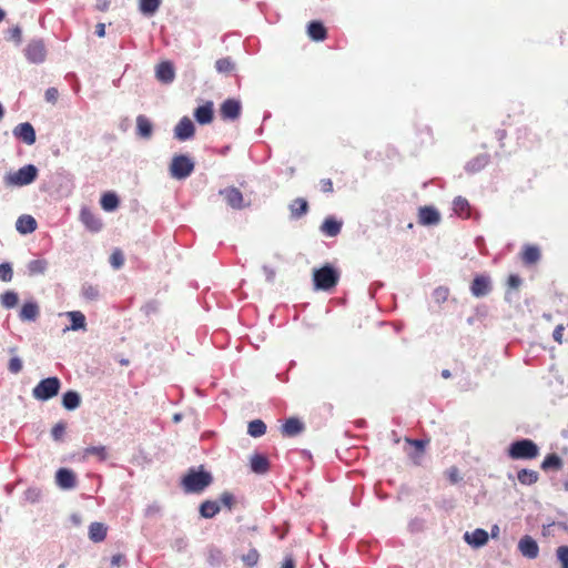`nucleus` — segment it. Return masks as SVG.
I'll return each instance as SVG.
<instances>
[{
  "instance_id": "nucleus-50",
  "label": "nucleus",
  "mask_w": 568,
  "mask_h": 568,
  "mask_svg": "<svg viewBox=\"0 0 568 568\" xmlns=\"http://www.w3.org/2000/svg\"><path fill=\"white\" fill-rule=\"evenodd\" d=\"M257 560H258V552L255 549L251 550L247 555H245L243 557V561L248 566L256 565Z\"/></svg>"
},
{
  "instance_id": "nucleus-44",
  "label": "nucleus",
  "mask_w": 568,
  "mask_h": 568,
  "mask_svg": "<svg viewBox=\"0 0 568 568\" xmlns=\"http://www.w3.org/2000/svg\"><path fill=\"white\" fill-rule=\"evenodd\" d=\"M8 40L13 41L17 45L21 43L22 30L19 26H16L8 31Z\"/></svg>"
},
{
  "instance_id": "nucleus-8",
  "label": "nucleus",
  "mask_w": 568,
  "mask_h": 568,
  "mask_svg": "<svg viewBox=\"0 0 568 568\" xmlns=\"http://www.w3.org/2000/svg\"><path fill=\"white\" fill-rule=\"evenodd\" d=\"M80 221L88 231L97 233L103 227L101 219L88 207H82L80 211Z\"/></svg>"
},
{
  "instance_id": "nucleus-5",
  "label": "nucleus",
  "mask_w": 568,
  "mask_h": 568,
  "mask_svg": "<svg viewBox=\"0 0 568 568\" xmlns=\"http://www.w3.org/2000/svg\"><path fill=\"white\" fill-rule=\"evenodd\" d=\"M212 477L204 471H190L183 478V486L187 493H199L211 484Z\"/></svg>"
},
{
  "instance_id": "nucleus-4",
  "label": "nucleus",
  "mask_w": 568,
  "mask_h": 568,
  "mask_svg": "<svg viewBox=\"0 0 568 568\" xmlns=\"http://www.w3.org/2000/svg\"><path fill=\"white\" fill-rule=\"evenodd\" d=\"M61 383L58 377H48L42 379L33 389L32 395L36 399L48 400L58 395Z\"/></svg>"
},
{
  "instance_id": "nucleus-64",
  "label": "nucleus",
  "mask_w": 568,
  "mask_h": 568,
  "mask_svg": "<svg viewBox=\"0 0 568 568\" xmlns=\"http://www.w3.org/2000/svg\"><path fill=\"white\" fill-rule=\"evenodd\" d=\"M181 419H182V415L181 414H174L173 415V422L174 423H179V422H181Z\"/></svg>"
},
{
  "instance_id": "nucleus-51",
  "label": "nucleus",
  "mask_w": 568,
  "mask_h": 568,
  "mask_svg": "<svg viewBox=\"0 0 568 568\" xmlns=\"http://www.w3.org/2000/svg\"><path fill=\"white\" fill-rule=\"evenodd\" d=\"M468 206L467 200L463 197H456L454 201V209L457 213L462 214Z\"/></svg>"
},
{
  "instance_id": "nucleus-39",
  "label": "nucleus",
  "mask_w": 568,
  "mask_h": 568,
  "mask_svg": "<svg viewBox=\"0 0 568 568\" xmlns=\"http://www.w3.org/2000/svg\"><path fill=\"white\" fill-rule=\"evenodd\" d=\"M82 295L84 298H87L89 301H95L99 298L100 292L97 286L91 285V284H85L82 287Z\"/></svg>"
},
{
  "instance_id": "nucleus-59",
  "label": "nucleus",
  "mask_w": 568,
  "mask_h": 568,
  "mask_svg": "<svg viewBox=\"0 0 568 568\" xmlns=\"http://www.w3.org/2000/svg\"><path fill=\"white\" fill-rule=\"evenodd\" d=\"M409 443L416 447V449H417V452L419 454H423L424 447H425L423 442H420V440H409Z\"/></svg>"
},
{
  "instance_id": "nucleus-13",
  "label": "nucleus",
  "mask_w": 568,
  "mask_h": 568,
  "mask_svg": "<svg viewBox=\"0 0 568 568\" xmlns=\"http://www.w3.org/2000/svg\"><path fill=\"white\" fill-rule=\"evenodd\" d=\"M195 126L193 122L184 116L174 129V136L180 141H185L193 136Z\"/></svg>"
},
{
  "instance_id": "nucleus-3",
  "label": "nucleus",
  "mask_w": 568,
  "mask_h": 568,
  "mask_svg": "<svg viewBox=\"0 0 568 568\" xmlns=\"http://www.w3.org/2000/svg\"><path fill=\"white\" fill-rule=\"evenodd\" d=\"M538 453V446L530 439L517 440L509 447V456L514 459H532Z\"/></svg>"
},
{
  "instance_id": "nucleus-56",
  "label": "nucleus",
  "mask_w": 568,
  "mask_h": 568,
  "mask_svg": "<svg viewBox=\"0 0 568 568\" xmlns=\"http://www.w3.org/2000/svg\"><path fill=\"white\" fill-rule=\"evenodd\" d=\"M263 271L265 273L266 280L268 282H272L274 280V276H275L274 270L270 268L268 266H264Z\"/></svg>"
},
{
  "instance_id": "nucleus-24",
  "label": "nucleus",
  "mask_w": 568,
  "mask_h": 568,
  "mask_svg": "<svg viewBox=\"0 0 568 568\" xmlns=\"http://www.w3.org/2000/svg\"><path fill=\"white\" fill-rule=\"evenodd\" d=\"M268 460L265 456L255 454L251 457V468L256 474H265L268 470Z\"/></svg>"
},
{
  "instance_id": "nucleus-34",
  "label": "nucleus",
  "mask_w": 568,
  "mask_h": 568,
  "mask_svg": "<svg viewBox=\"0 0 568 568\" xmlns=\"http://www.w3.org/2000/svg\"><path fill=\"white\" fill-rule=\"evenodd\" d=\"M517 477L523 485H532L538 480V473L530 469H521Z\"/></svg>"
},
{
  "instance_id": "nucleus-23",
  "label": "nucleus",
  "mask_w": 568,
  "mask_h": 568,
  "mask_svg": "<svg viewBox=\"0 0 568 568\" xmlns=\"http://www.w3.org/2000/svg\"><path fill=\"white\" fill-rule=\"evenodd\" d=\"M39 316V306L34 302L26 303L20 311L21 321H36Z\"/></svg>"
},
{
  "instance_id": "nucleus-9",
  "label": "nucleus",
  "mask_w": 568,
  "mask_h": 568,
  "mask_svg": "<svg viewBox=\"0 0 568 568\" xmlns=\"http://www.w3.org/2000/svg\"><path fill=\"white\" fill-rule=\"evenodd\" d=\"M13 135L28 145H32L36 142V131L28 122L18 124L13 129Z\"/></svg>"
},
{
  "instance_id": "nucleus-38",
  "label": "nucleus",
  "mask_w": 568,
  "mask_h": 568,
  "mask_svg": "<svg viewBox=\"0 0 568 568\" xmlns=\"http://www.w3.org/2000/svg\"><path fill=\"white\" fill-rule=\"evenodd\" d=\"M91 455L99 457L101 460H104L108 456L106 448L104 446H92V447L85 448L84 457H88Z\"/></svg>"
},
{
  "instance_id": "nucleus-10",
  "label": "nucleus",
  "mask_w": 568,
  "mask_h": 568,
  "mask_svg": "<svg viewBox=\"0 0 568 568\" xmlns=\"http://www.w3.org/2000/svg\"><path fill=\"white\" fill-rule=\"evenodd\" d=\"M220 194L232 209L240 210L245 206L242 193L235 187L222 190Z\"/></svg>"
},
{
  "instance_id": "nucleus-60",
  "label": "nucleus",
  "mask_w": 568,
  "mask_h": 568,
  "mask_svg": "<svg viewBox=\"0 0 568 568\" xmlns=\"http://www.w3.org/2000/svg\"><path fill=\"white\" fill-rule=\"evenodd\" d=\"M282 568H295L294 560L292 558H286Z\"/></svg>"
},
{
  "instance_id": "nucleus-18",
  "label": "nucleus",
  "mask_w": 568,
  "mask_h": 568,
  "mask_svg": "<svg viewBox=\"0 0 568 568\" xmlns=\"http://www.w3.org/2000/svg\"><path fill=\"white\" fill-rule=\"evenodd\" d=\"M490 292V281L486 276H477L471 284V293L476 297H481Z\"/></svg>"
},
{
  "instance_id": "nucleus-35",
  "label": "nucleus",
  "mask_w": 568,
  "mask_h": 568,
  "mask_svg": "<svg viewBox=\"0 0 568 568\" xmlns=\"http://www.w3.org/2000/svg\"><path fill=\"white\" fill-rule=\"evenodd\" d=\"M0 302L6 308H13L19 302V296L13 291H7L0 296Z\"/></svg>"
},
{
  "instance_id": "nucleus-6",
  "label": "nucleus",
  "mask_w": 568,
  "mask_h": 568,
  "mask_svg": "<svg viewBox=\"0 0 568 568\" xmlns=\"http://www.w3.org/2000/svg\"><path fill=\"white\" fill-rule=\"evenodd\" d=\"M194 163L186 155H176L172 159L170 173L174 179L182 180L191 175Z\"/></svg>"
},
{
  "instance_id": "nucleus-1",
  "label": "nucleus",
  "mask_w": 568,
  "mask_h": 568,
  "mask_svg": "<svg viewBox=\"0 0 568 568\" xmlns=\"http://www.w3.org/2000/svg\"><path fill=\"white\" fill-rule=\"evenodd\" d=\"M38 176V169L28 164L17 171H9L3 175V184L7 187H21L31 184Z\"/></svg>"
},
{
  "instance_id": "nucleus-29",
  "label": "nucleus",
  "mask_w": 568,
  "mask_h": 568,
  "mask_svg": "<svg viewBox=\"0 0 568 568\" xmlns=\"http://www.w3.org/2000/svg\"><path fill=\"white\" fill-rule=\"evenodd\" d=\"M160 6L161 0H139V9L144 16H153Z\"/></svg>"
},
{
  "instance_id": "nucleus-33",
  "label": "nucleus",
  "mask_w": 568,
  "mask_h": 568,
  "mask_svg": "<svg viewBox=\"0 0 568 568\" xmlns=\"http://www.w3.org/2000/svg\"><path fill=\"white\" fill-rule=\"evenodd\" d=\"M342 223L333 219H326L322 225V231L328 236H335L341 231Z\"/></svg>"
},
{
  "instance_id": "nucleus-41",
  "label": "nucleus",
  "mask_w": 568,
  "mask_h": 568,
  "mask_svg": "<svg viewBox=\"0 0 568 568\" xmlns=\"http://www.w3.org/2000/svg\"><path fill=\"white\" fill-rule=\"evenodd\" d=\"M292 213L296 216H301L307 211V202L303 199H297L291 205Z\"/></svg>"
},
{
  "instance_id": "nucleus-63",
  "label": "nucleus",
  "mask_w": 568,
  "mask_h": 568,
  "mask_svg": "<svg viewBox=\"0 0 568 568\" xmlns=\"http://www.w3.org/2000/svg\"><path fill=\"white\" fill-rule=\"evenodd\" d=\"M499 534V527L497 525L493 526L491 528V537L496 538Z\"/></svg>"
},
{
  "instance_id": "nucleus-57",
  "label": "nucleus",
  "mask_w": 568,
  "mask_h": 568,
  "mask_svg": "<svg viewBox=\"0 0 568 568\" xmlns=\"http://www.w3.org/2000/svg\"><path fill=\"white\" fill-rule=\"evenodd\" d=\"M109 4H110V0H97V8H98L100 11H105V10H108Z\"/></svg>"
},
{
  "instance_id": "nucleus-17",
  "label": "nucleus",
  "mask_w": 568,
  "mask_h": 568,
  "mask_svg": "<svg viewBox=\"0 0 568 568\" xmlns=\"http://www.w3.org/2000/svg\"><path fill=\"white\" fill-rule=\"evenodd\" d=\"M16 229L21 234L32 233L37 229V221L31 215H21L16 222Z\"/></svg>"
},
{
  "instance_id": "nucleus-7",
  "label": "nucleus",
  "mask_w": 568,
  "mask_h": 568,
  "mask_svg": "<svg viewBox=\"0 0 568 568\" xmlns=\"http://www.w3.org/2000/svg\"><path fill=\"white\" fill-rule=\"evenodd\" d=\"M45 47L42 40H32L24 49V55L31 63H42L45 60Z\"/></svg>"
},
{
  "instance_id": "nucleus-53",
  "label": "nucleus",
  "mask_w": 568,
  "mask_h": 568,
  "mask_svg": "<svg viewBox=\"0 0 568 568\" xmlns=\"http://www.w3.org/2000/svg\"><path fill=\"white\" fill-rule=\"evenodd\" d=\"M45 99L50 102H54L58 99V90L50 88L45 92Z\"/></svg>"
},
{
  "instance_id": "nucleus-25",
  "label": "nucleus",
  "mask_w": 568,
  "mask_h": 568,
  "mask_svg": "<svg viewBox=\"0 0 568 568\" xmlns=\"http://www.w3.org/2000/svg\"><path fill=\"white\" fill-rule=\"evenodd\" d=\"M81 404V397L79 393L74 390L67 392L62 397V405L68 410L77 409Z\"/></svg>"
},
{
  "instance_id": "nucleus-58",
  "label": "nucleus",
  "mask_w": 568,
  "mask_h": 568,
  "mask_svg": "<svg viewBox=\"0 0 568 568\" xmlns=\"http://www.w3.org/2000/svg\"><path fill=\"white\" fill-rule=\"evenodd\" d=\"M95 33L98 37L103 38L105 36V24L98 23L95 27Z\"/></svg>"
},
{
  "instance_id": "nucleus-36",
  "label": "nucleus",
  "mask_w": 568,
  "mask_h": 568,
  "mask_svg": "<svg viewBox=\"0 0 568 568\" xmlns=\"http://www.w3.org/2000/svg\"><path fill=\"white\" fill-rule=\"evenodd\" d=\"M266 432V425L261 419L252 420L248 424L247 433L253 437H260Z\"/></svg>"
},
{
  "instance_id": "nucleus-12",
  "label": "nucleus",
  "mask_w": 568,
  "mask_h": 568,
  "mask_svg": "<svg viewBox=\"0 0 568 568\" xmlns=\"http://www.w3.org/2000/svg\"><path fill=\"white\" fill-rule=\"evenodd\" d=\"M464 540L474 548L483 547L488 541V532L481 528H477L474 531H466L464 534Z\"/></svg>"
},
{
  "instance_id": "nucleus-48",
  "label": "nucleus",
  "mask_w": 568,
  "mask_h": 568,
  "mask_svg": "<svg viewBox=\"0 0 568 568\" xmlns=\"http://www.w3.org/2000/svg\"><path fill=\"white\" fill-rule=\"evenodd\" d=\"M560 465V459L556 455H549L545 458V460L541 464V467L544 469H548L550 467H558Z\"/></svg>"
},
{
  "instance_id": "nucleus-32",
  "label": "nucleus",
  "mask_w": 568,
  "mask_h": 568,
  "mask_svg": "<svg viewBox=\"0 0 568 568\" xmlns=\"http://www.w3.org/2000/svg\"><path fill=\"white\" fill-rule=\"evenodd\" d=\"M100 203L104 211L111 212L119 206V199L114 193H105Z\"/></svg>"
},
{
  "instance_id": "nucleus-16",
  "label": "nucleus",
  "mask_w": 568,
  "mask_h": 568,
  "mask_svg": "<svg viewBox=\"0 0 568 568\" xmlns=\"http://www.w3.org/2000/svg\"><path fill=\"white\" fill-rule=\"evenodd\" d=\"M156 79L164 83H171L174 80V68L169 61H164L156 67Z\"/></svg>"
},
{
  "instance_id": "nucleus-14",
  "label": "nucleus",
  "mask_w": 568,
  "mask_h": 568,
  "mask_svg": "<svg viewBox=\"0 0 568 568\" xmlns=\"http://www.w3.org/2000/svg\"><path fill=\"white\" fill-rule=\"evenodd\" d=\"M440 221L439 212L432 206H424L419 210V223L423 225H436Z\"/></svg>"
},
{
  "instance_id": "nucleus-61",
  "label": "nucleus",
  "mask_w": 568,
  "mask_h": 568,
  "mask_svg": "<svg viewBox=\"0 0 568 568\" xmlns=\"http://www.w3.org/2000/svg\"><path fill=\"white\" fill-rule=\"evenodd\" d=\"M221 499H222V501H223L226 506H229V507L231 506V504H232V496H231V495H229V494H223Z\"/></svg>"
},
{
  "instance_id": "nucleus-46",
  "label": "nucleus",
  "mask_w": 568,
  "mask_h": 568,
  "mask_svg": "<svg viewBox=\"0 0 568 568\" xmlns=\"http://www.w3.org/2000/svg\"><path fill=\"white\" fill-rule=\"evenodd\" d=\"M557 557L561 564V567L568 568V547L567 546H560L557 549Z\"/></svg>"
},
{
  "instance_id": "nucleus-22",
  "label": "nucleus",
  "mask_w": 568,
  "mask_h": 568,
  "mask_svg": "<svg viewBox=\"0 0 568 568\" xmlns=\"http://www.w3.org/2000/svg\"><path fill=\"white\" fill-rule=\"evenodd\" d=\"M136 131L138 134L143 139H150L153 132V125L145 115H138L136 118Z\"/></svg>"
},
{
  "instance_id": "nucleus-2",
  "label": "nucleus",
  "mask_w": 568,
  "mask_h": 568,
  "mask_svg": "<svg viewBox=\"0 0 568 568\" xmlns=\"http://www.w3.org/2000/svg\"><path fill=\"white\" fill-rule=\"evenodd\" d=\"M338 280L339 273L331 265H325L313 272L314 288L317 291L332 290L337 284Z\"/></svg>"
},
{
  "instance_id": "nucleus-28",
  "label": "nucleus",
  "mask_w": 568,
  "mask_h": 568,
  "mask_svg": "<svg viewBox=\"0 0 568 568\" xmlns=\"http://www.w3.org/2000/svg\"><path fill=\"white\" fill-rule=\"evenodd\" d=\"M307 33L313 40L321 41L325 39L326 30L321 22L313 21L308 24Z\"/></svg>"
},
{
  "instance_id": "nucleus-52",
  "label": "nucleus",
  "mask_w": 568,
  "mask_h": 568,
  "mask_svg": "<svg viewBox=\"0 0 568 568\" xmlns=\"http://www.w3.org/2000/svg\"><path fill=\"white\" fill-rule=\"evenodd\" d=\"M564 329L565 327L562 325H558L555 331H554V339L558 343H561L562 342V333H564Z\"/></svg>"
},
{
  "instance_id": "nucleus-21",
  "label": "nucleus",
  "mask_w": 568,
  "mask_h": 568,
  "mask_svg": "<svg viewBox=\"0 0 568 568\" xmlns=\"http://www.w3.org/2000/svg\"><path fill=\"white\" fill-rule=\"evenodd\" d=\"M194 116L200 124H207L213 120V103L206 102L204 105L199 106Z\"/></svg>"
},
{
  "instance_id": "nucleus-62",
  "label": "nucleus",
  "mask_w": 568,
  "mask_h": 568,
  "mask_svg": "<svg viewBox=\"0 0 568 568\" xmlns=\"http://www.w3.org/2000/svg\"><path fill=\"white\" fill-rule=\"evenodd\" d=\"M122 561V556L121 555H114L111 559V564L113 566H119Z\"/></svg>"
},
{
  "instance_id": "nucleus-20",
  "label": "nucleus",
  "mask_w": 568,
  "mask_h": 568,
  "mask_svg": "<svg viewBox=\"0 0 568 568\" xmlns=\"http://www.w3.org/2000/svg\"><path fill=\"white\" fill-rule=\"evenodd\" d=\"M241 104L235 100H226L221 106V113L224 119L234 120L240 115Z\"/></svg>"
},
{
  "instance_id": "nucleus-11",
  "label": "nucleus",
  "mask_w": 568,
  "mask_h": 568,
  "mask_svg": "<svg viewBox=\"0 0 568 568\" xmlns=\"http://www.w3.org/2000/svg\"><path fill=\"white\" fill-rule=\"evenodd\" d=\"M520 554L529 559H535L539 554L537 542L530 536H524L518 542Z\"/></svg>"
},
{
  "instance_id": "nucleus-31",
  "label": "nucleus",
  "mask_w": 568,
  "mask_h": 568,
  "mask_svg": "<svg viewBox=\"0 0 568 568\" xmlns=\"http://www.w3.org/2000/svg\"><path fill=\"white\" fill-rule=\"evenodd\" d=\"M220 511V506L216 501H204L200 507L201 516L204 518H212Z\"/></svg>"
},
{
  "instance_id": "nucleus-47",
  "label": "nucleus",
  "mask_w": 568,
  "mask_h": 568,
  "mask_svg": "<svg viewBox=\"0 0 568 568\" xmlns=\"http://www.w3.org/2000/svg\"><path fill=\"white\" fill-rule=\"evenodd\" d=\"M110 263L114 268H120L124 263V256L120 251H114L110 257Z\"/></svg>"
},
{
  "instance_id": "nucleus-37",
  "label": "nucleus",
  "mask_w": 568,
  "mask_h": 568,
  "mask_svg": "<svg viewBox=\"0 0 568 568\" xmlns=\"http://www.w3.org/2000/svg\"><path fill=\"white\" fill-rule=\"evenodd\" d=\"M540 253L536 246H527L524 251L523 258L526 263H535L539 260Z\"/></svg>"
},
{
  "instance_id": "nucleus-40",
  "label": "nucleus",
  "mask_w": 568,
  "mask_h": 568,
  "mask_svg": "<svg viewBox=\"0 0 568 568\" xmlns=\"http://www.w3.org/2000/svg\"><path fill=\"white\" fill-rule=\"evenodd\" d=\"M215 68L220 73H230L234 69V63L229 58H224L215 62Z\"/></svg>"
},
{
  "instance_id": "nucleus-15",
  "label": "nucleus",
  "mask_w": 568,
  "mask_h": 568,
  "mask_svg": "<svg viewBox=\"0 0 568 568\" xmlns=\"http://www.w3.org/2000/svg\"><path fill=\"white\" fill-rule=\"evenodd\" d=\"M55 479L57 484L63 489H71L75 486V475L67 468L59 469Z\"/></svg>"
},
{
  "instance_id": "nucleus-54",
  "label": "nucleus",
  "mask_w": 568,
  "mask_h": 568,
  "mask_svg": "<svg viewBox=\"0 0 568 568\" xmlns=\"http://www.w3.org/2000/svg\"><path fill=\"white\" fill-rule=\"evenodd\" d=\"M508 285L513 288H517L520 285V278L517 275H510L508 278Z\"/></svg>"
},
{
  "instance_id": "nucleus-30",
  "label": "nucleus",
  "mask_w": 568,
  "mask_h": 568,
  "mask_svg": "<svg viewBox=\"0 0 568 568\" xmlns=\"http://www.w3.org/2000/svg\"><path fill=\"white\" fill-rule=\"evenodd\" d=\"M28 273L30 276L44 274L48 268V262L45 260H32L27 265Z\"/></svg>"
},
{
  "instance_id": "nucleus-19",
  "label": "nucleus",
  "mask_w": 568,
  "mask_h": 568,
  "mask_svg": "<svg viewBox=\"0 0 568 568\" xmlns=\"http://www.w3.org/2000/svg\"><path fill=\"white\" fill-rule=\"evenodd\" d=\"M65 316L70 320L71 325L63 331L67 332L69 329L71 331H79V329H85L87 327V321L83 313L80 311H71L67 312Z\"/></svg>"
},
{
  "instance_id": "nucleus-45",
  "label": "nucleus",
  "mask_w": 568,
  "mask_h": 568,
  "mask_svg": "<svg viewBox=\"0 0 568 568\" xmlns=\"http://www.w3.org/2000/svg\"><path fill=\"white\" fill-rule=\"evenodd\" d=\"M64 433H65V424L62 422L55 424L51 430V435H52L53 439L58 440V442L62 440Z\"/></svg>"
},
{
  "instance_id": "nucleus-42",
  "label": "nucleus",
  "mask_w": 568,
  "mask_h": 568,
  "mask_svg": "<svg viewBox=\"0 0 568 568\" xmlns=\"http://www.w3.org/2000/svg\"><path fill=\"white\" fill-rule=\"evenodd\" d=\"M486 164H487V158L481 155V156H478V158L474 159L473 161L468 162L467 170L471 171V172H476V171L481 170Z\"/></svg>"
},
{
  "instance_id": "nucleus-26",
  "label": "nucleus",
  "mask_w": 568,
  "mask_h": 568,
  "mask_svg": "<svg viewBox=\"0 0 568 568\" xmlns=\"http://www.w3.org/2000/svg\"><path fill=\"white\" fill-rule=\"evenodd\" d=\"M106 536V527L101 523H92L89 527V538L99 542L102 541Z\"/></svg>"
},
{
  "instance_id": "nucleus-49",
  "label": "nucleus",
  "mask_w": 568,
  "mask_h": 568,
  "mask_svg": "<svg viewBox=\"0 0 568 568\" xmlns=\"http://www.w3.org/2000/svg\"><path fill=\"white\" fill-rule=\"evenodd\" d=\"M23 365H22V361L19 358V357H12L10 361H9V364H8V369L13 373V374H18L19 372H21Z\"/></svg>"
},
{
  "instance_id": "nucleus-55",
  "label": "nucleus",
  "mask_w": 568,
  "mask_h": 568,
  "mask_svg": "<svg viewBox=\"0 0 568 568\" xmlns=\"http://www.w3.org/2000/svg\"><path fill=\"white\" fill-rule=\"evenodd\" d=\"M322 190L324 192H332L333 191V183L331 180H322L321 181Z\"/></svg>"
},
{
  "instance_id": "nucleus-27",
  "label": "nucleus",
  "mask_w": 568,
  "mask_h": 568,
  "mask_svg": "<svg viewBox=\"0 0 568 568\" xmlns=\"http://www.w3.org/2000/svg\"><path fill=\"white\" fill-rule=\"evenodd\" d=\"M286 436H295L303 430V424L297 418H290L282 427Z\"/></svg>"
},
{
  "instance_id": "nucleus-43",
  "label": "nucleus",
  "mask_w": 568,
  "mask_h": 568,
  "mask_svg": "<svg viewBox=\"0 0 568 568\" xmlns=\"http://www.w3.org/2000/svg\"><path fill=\"white\" fill-rule=\"evenodd\" d=\"M12 267L9 263L0 264V281L10 282L12 280Z\"/></svg>"
}]
</instances>
